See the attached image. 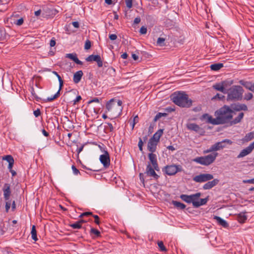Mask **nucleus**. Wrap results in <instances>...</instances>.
<instances>
[{
    "label": "nucleus",
    "mask_w": 254,
    "mask_h": 254,
    "mask_svg": "<svg viewBox=\"0 0 254 254\" xmlns=\"http://www.w3.org/2000/svg\"><path fill=\"white\" fill-rule=\"evenodd\" d=\"M165 38H162V37H159L158 38V39L157 40V42H156L157 45L158 46H159L161 47L164 46L165 45Z\"/></svg>",
    "instance_id": "obj_34"
},
{
    "label": "nucleus",
    "mask_w": 254,
    "mask_h": 254,
    "mask_svg": "<svg viewBox=\"0 0 254 254\" xmlns=\"http://www.w3.org/2000/svg\"><path fill=\"white\" fill-rule=\"evenodd\" d=\"M223 67V64L222 63L214 64L210 65V68L212 70L217 71Z\"/></svg>",
    "instance_id": "obj_29"
},
{
    "label": "nucleus",
    "mask_w": 254,
    "mask_h": 254,
    "mask_svg": "<svg viewBox=\"0 0 254 254\" xmlns=\"http://www.w3.org/2000/svg\"><path fill=\"white\" fill-rule=\"evenodd\" d=\"M164 169L166 174L169 176H173L178 172H181L182 171V167L179 165H171L165 166Z\"/></svg>",
    "instance_id": "obj_8"
},
{
    "label": "nucleus",
    "mask_w": 254,
    "mask_h": 254,
    "mask_svg": "<svg viewBox=\"0 0 254 254\" xmlns=\"http://www.w3.org/2000/svg\"><path fill=\"white\" fill-rule=\"evenodd\" d=\"M65 57L72 60L76 64L80 65L83 64V63L78 59L77 55L75 53L67 54H66Z\"/></svg>",
    "instance_id": "obj_22"
},
{
    "label": "nucleus",
    "mask_w": 254,
    "mask_h": 254,
    "mask_svg": "<svg viewBox=\"0 0 254 254\" xmlns=\"http://www.w3.org/2000/svg\"><path fill=\"white\" fill-rule=\"evenodd\" d=\"M244 114L243 113H240L239 115L235 118L233 121H231V125L237 124L241 122L242 119L243 118Z\"/></svg>",
    "instance_id": "obj_27"
},
{
    "label": "nucleus",
    "mask_w": 254,
    "mask_h": 254,
    "mask_svg": "<svg viewBox=\"0 0 254 254\" xmlns=\"http://www.w3.org/2000/svg\"><path fill=\"white\" fill-rule=\"evenodd\" d=\"M100 100H101V99H99L98 98L95 97V98H94L93 99L88 101L87 103H88V104H91L92 103H94V102L99 103Z\"/></svg>",
    "instance_id": "obj_50"
},
{
    "label": "nucleus",
    "mask_w": 254,
    "mask_h": 254,
    "mask_svg": "<svg viewBox=\"0 0 254 254\" xmlns=\"http://www.w3.org/2000/svg\"><path fill=\"white\" fill-rule=\"evenodd\" d=\"M240 83L243 85L247 89L254 93V83H252L249 81H245L244 80H240Z\"/></svg>",
    "instance_id": "obj_21"
},
{
    "label": "nucleus",
    "mask_w": 254,
    "mask_h": 254,
    "mask_svg": "<svg viewBox=\"0 0 254 254\" xmlns=\"http://www.w3.org/2000/svg\"><path fill=\"white\" fill-rule=\"evenodd\" d=\"M213 179V176L210 174H200L193 178V181L196 183H203Z\"/></svg>",
    "instance_id": "obj_9"
},
{
    "label": "nucleus",
    "mask_w": 254,
    "mask_h": 254,
    "mask_svg": "<svg viewBox=\"0 0 254 254\" xmlns=\"http://www.w3.org/2000/svg\"><path fill=\"white\" fill-rule=\"evenodd\" d=\"M91 233L94 234L96 236H99L100 235V232L94 228H91L90 230Z\"/></svg>",
    "instance_id": "obj_46"
},
{
    "label": "nucleus",
    "mask_w": 254,
    "mask_h": 254,
    "mask_svg": "<svg viewBox=\"0 0 254 254\" xmlns=\"http://www.w3.org/2000/svg\"><path fill=\"white\" fill-rule=\"evenodd\" d=\"M91 48V42L89 40H87L86 41L85 45H84V49L85 50H88Z\"/></svg>",
    "instance_id": "obj_48"
},
{
    "label": "nucleus",
    "mask_w": 254,
    "mask_h": 254,
    "mask_svg": "<svg viewBox=\"0 0 254 254\" xmlns=\"http://www.w3.org/2000/svg\"><path fill=\"white\" fill-rule=\"evenodd\" d=\"M222 143L221 141L218 142L212 145V147L215 151L222 149Z\"/></svg>",
    "instance_id": "obj_35"
},
{
    "label": "nucleus",
    "mask_w": 254,
    "mask_h": 254,
    "mask_svg": "<svg viewBox=\"0 0 254 254\" xmlns=\"http://www.w3.org/2000/svg\"><path fill=\"white\" fill-rule=\"evenodd\" d=\"M233 83V80L223 81L221 82L216 83L212 86V88L217 91L221 92L224 94L227 93L226 88L230 86Z\"/></svg>",
    "instance_id": "obj_7"
},
{
    "label": "nucleus",
    "mask_w": 254,
    "mask_h": 254,
    "mask_svg": "<svg viewBox=\"0 0 254 254\" xmlns=\"http://www.w3.org/2000/svg\"><path fill=\"white\" fill-rule=\"evenodd\" d=\"M5 211L6 212H8L9 209L11 206V201L8 200H5Z\"/></svg>",
    "instance_id": "obj_45"
},
{
    "label": "nucleus",
    "mask_w": 254,
    "mask_h": 254,
    "mask_svg": "<svg viewBox=\"0 0 254 254\" xmlns=\"http://www.w3.org/2000/svg\"><path fill=\"white\" fill-rule=\"evenodd\" d=\"M140 18L139 17H136L134 19V23L135 24H137L138 23H139L140 22Z\"/></svg>",
    "instance_id": "obj_63"
},
{
    "label": "nucleus",
    "mask_w": 254,
    "mask_h": 254,
    "mask_svg": "<svg viewBox=\"0 0 254 254\" xmlns=\"http://www.w3.org/2000/svg\"><path fill=\"white\" fill-rule=\"evenodd\" d=\"M99 159L105 168L109 167L110 165V159L109 154L107 150H104V153L100 155Z\"/></svg>",
    "instance_id": "obj_11"
},
{
    "label": "nucleus",
    "mask_w": 254,
    "mask_h": 254,
    "mask_svg": "<svg viewBox=\"0 0 254 254\" xmlns=\"http://www.w3.org/2000/svg\"><path fill=\"white\" fill-rule=\"evenodd\" d=\"M33 114H34V116H35V117H38L41 114L40 110L39 109H38L34 111Z\"/></svg>",
    "instance_id": "obj_57"
},
{
    "label": "nucleus",
    "mask_w": 254,
    "mask_h": 254,
    "mask_svg": "<svg viewBox=\"0 0 254 254\" xmlns=\"http://www.w3.org/2000/svg\"><path fill=\"white\" fill-rule=\"evenodd\" d=\"M253 138H254V130L246 134L245 136V140L246 141H249Z\"/></svg>",
    "instance_id": "obj_32"
},
{
    "label": "nucleus",
    "mask_w": 254,
    "mask_h": 254,
    "mask_svg": "<svg viewBox=\"0 0 254 254\" xmlns=\"http://www.w3.org/2000/svg\"><path fill=\"white\" fill-rule=\"evenodd\" d=\"M243 182L245 184L249 183L254 184V178L249 180H245L243 181Z\"/></svg>",
    "instance_id": "obj_54"
},
{
    "label": "nucleus",
    "mask_w": 254,
    "mask_h": 254,
    "mask_svg": "<svg viewBox=\"0 0 254 254\" xmlns=\"http://www.w3.org/2000/svg\"><path fill=\"white\" fill-rule=\"evenodd\" d=\"M219 182V180L217 179H213L211 181H207L202 187V188L205 190H210L216 186Z\"/></svg>",
    "instance_id": "obj_15"
},
{
    "label": "nucleus",
    "mask_w": 254,
    "mask_h": 254,
    "mask_svg": "<svg viewBox=\"0 0 254 254\" xmlns=\"http://www.w3.org/2000/svg\"><path fill=\"white\" fill-rule=\"evenodd\" d=\"M81 99V97L79 95L77 96L76 98L73 100V105H75L78 102H79Z\"/></svg>",
    "instance_id": "obj_55"
},
{
    "label": "nucleus",
    "mask_w": 254,
    "mask_h": 254,
    "mask_svg": "<svg viewBox=\"0 0 254 254\" xmlns=\"http://www.w3.org/2000/svg\"><path fill=\"white\" fill-rule=\"evenodd\" d=\"M93 217L95 218V223L96 224H98L99 225V223H100V222H99V217L98 215H93Z\"/></svg>",
    "instance_id": "obj_56"
},
{
    "label": "nucleus",
    "mask_w": 254,
    "mask_h": 254,
    "mask_svg": "<svg viewBox=\"0 0 254 254\" xmlns=\"http://www.w3.org/2000/svg\"><path fill=\"white\" fill-rule=\"evenodd\" d=\"M3 159L6 160L8 164L11 162H14V159L11 155H6L3 157Z\"/></svg>",
    "instance_id": "obj_40"
},
{
    "label": "nucleus",
    "mask_w": 254,
    "mask_h": 254,
    "mask_svg": "<svg viewBox=\"0 0 254 254\" xmlns=\"http://www.w3.org/2000/svg\"><path fill=\"white\" fill-rule=\"evenodd\" d=\"M201 119L202 120H205L207 123H210L212 125H217V120L216 118H213L212 116H210L209 115L207 114H203Z\"/></svg>",
    "instance_id": "obj_17"
},
{
    "label": "nucleus",
    "mask_w": 254,
    "mask_h": 254,
    "mask_svg": "<svg viewBox=\"0 0 254 254\" xmlns=\"http://www.w3.org/2000/svg\"><path fill=\"white\" fill-rule=\"evenodd\" d=\"M87 62H96L97 63V65L99 67H102L103 66V62L100 56L97 55H91L89 56L86 58Z\"/></svg>",
    "instance_id": "obj_13"
},
{
    "label": "nucleus",
    "mask_w": 254,
    "mask_h": 254,
    "mask_svg": "<svg viewBox=\"0 0 254 254\" xmlns=\"http://www.w3.org/2000/svg\"><path fill=\"white\" fill-rule=\"evenodd\" d=\"M60 95V94L59 93V91H58L54 95H53L51 97H48L47 99V101L48 102L52 101L54 100H55V99H57V98H58L59 97Z\"/></svg>",
    "instance_id": "obj_39"
},
{
    "label": "nucleus",
    "mask_w": 254,
    "mask_h": 254,
    "mask_svg": "<svg viewBox=\"0 0 254 254\" xmlns=\"http://www.w3.org/2000/svg\"><path fill=\"white\" fill-rule=\"evenodd\" d=\"M10 187V186L9 184H5L2 188L3 197L5 200H8L9 199L11 194Z\"/></svg>",
    "instance_id": "obj_16"
},
{
    "label": "nucleus",
    "mask_w": 254,
    "mask_h": 254,
    "mask_svg": "<svg viewBox=\"0 0 254 254\" xmlns=\"http://www.w3.org/2000/svg\"><path fill=\"white\" fill-rule=\"evenodd\" d=\"M214 219L216 220L217 222V223L223 226L224 228H226L228 227V223L224 219L221 218V217L217 216H214Z\"/></svg>",
    "instance_id": "obj_25"
},
{
    "label": "nucleus",
    "mask_w": 254,
    "mask_h": 254,
    "mask_svg": "<svg viewBox=\"0 0 254 254\" xmlns=\"http://www.w3.org/2000/svg\"><path fill=\"white\" fill-rule=\"evenodd\" d=\"M201 194L200 192L191 194V203L193 206L195 208H198L200 206L205 204L208 201V197L199 198Z\"/></svg>",
    "instance_id": "obj_6"
},
{
    "label": "nucleus",
    "mask_w": 254,
    "mask_h": 254,
    "mask_svg": "<svg viewBox=\"0 0 254 254\" xmlns=\"http://www.w3.org/2000/svg\"><path fill=\"white\" fill-rule=\"evenodd\" d=\"M163 133V129H159L156 133L154 134L153 136L150 139L156 141V142L158 143L161 136L162 135Z\"/></svg>",
    "instance_id": "obj_24"
},
{
    "label": "nucleus",
    "mask_w": 254,
    "mask_h": 254,
    "mask_svg": "<svg viewBox=\"0 0 254 254\" xmlns=\"http://www.w3.org/2000/svg\"><path fill=\"white\" fill-rule=\"evenodd\" d=\"M155 170H156L153 168V166H151L150 163H148L145 174L147 176L152 177L153 179L157 180L159 176L156 173Z\"/></svg>",
    "instance_id": "obj_10"
},
{
    "label": "nucleus",
    "mask_w": 254,
    "mask_h": 254,
    "mask_svg": "<svg viewBox=\"0 0 254 254\" xmlns=\"http://www.w3.org/2000/svg\"><path fill=\"white\" fill-rule=\"evenodd\" d=\"M253 97V95L251 93H248L245 94L244 99L247 101L251 100Z\"/></svg>",
    "instance_id": "obj_43"
},
{
    "label": "nucleus",
    "mask_w": 254,
    "mask_h": 254,
    "mask_svg": "<svg viewBox=\"0 0 254 254\" xmlns=\"http://www.w3.org/2000/svg\"><path fill=\"white\" fill-rule=\"evenodd\" d=\"M173 102L183 108H189L192 105V100L189 98L185 92H175L171 96Z\"/></svg>",
    "instance_id": "obj_2"
},
{
    "label": "nucleus",
    "mask_w": 254,
    "mask_h": 254,
    "mask_svg": "<svg viewBox=\"0 0 254 254\" xmlns=\"http://www.w3.org/2000/svg\"><path fill=\"white\" fill-rule=\"evenodd\" d=\"M213 151H215L213 149V148L212 146H211L209 149H207L206 150H204V153H208L211 152H213Z\"/></svg>",
    "instance_id": "obj_60"
},
{
    "label": "nucleus",
    "mask_w": 254,
    "mask_h": 254,
    "mask_svg": "<svg viewBox=\"0 0 254 254\" xmlns=\"http://www.w3.org/2000/svg\"><path fill=\"white\" fill-rule=\"evenodd\" d=\"M23 19L21 18L17 20L14 21V23L17 26H20L23 23Z\"/></svg>",
    "instance_id": "obj_44"
},
{
    "label": "nucleus",
    "mask_w": 254,
    "mask_h": 254,
    "mask_svg": "<svg viewBox=\"0 0 254 254\" xmlns=\"http://www.w3.org/2000/svg\"><path fill=\"white\" fill-rule=\"evenodd\" d=\"M231 109L234 111H247L248 107L246 105L244 104H237L232 105Z\"/></svg>",
    "instance_id": "obj_20"
},
{
    "label": "nucleus",
    "mask_w": 254,
    "mask_h": 254,
    "mask_svg": "<svg viewBox=\"0 0 254 254\" xmlns=\"http://www.w3.org/2000/svg\"><path fill=\"white\" fill-rule=\"evenodd\" d=\"M247 217L244 213H241L238 216V220L240 223H244L247 220Z\"/></svg>",
    "instance_id": "obj_30"
},
{
    "label": "nucleus",
    "mask_w": 254,
    "mask_h": 254,
    "mask_svg": "<svg viewBox=\"0 0 254 254\" xmlns=\"http://www.w3.org/2000/svg\"><path fill=\"white\" fill-rule=\"evenodd\" d=\"M59 89L58 91H59V93L60 94V91H61V90L63 86V85H64V81L62 80L61 77H60V80H59Z\"/></svg>",
    "instance_id": "obj_51"
},
{
    "label": "nucleus",
    "mask_w": 254,
    "mask_h": 254,
    "mask_svg": "<svg viewBox=\"0 0 254 254\" xmlns=\"http://www.w3.org/2000/svg\"><path fill=\"white\" fill-rule=\"evenodd\" d=\"M172 203L176 208L181 210L184 209L186 207L185 204L175 200H173Z\"/></svg>",
    "instance_id": "obj_26"
},
{
    "label": "nucleus",
    "mask_w": 254,
    "mask_h": 254,
    "mask_svg": "<svg viewBox=\"0 0 254 254\" xmlns=\"http://www.w3.org/2000/svg\"><path fill=\"white\" fill-rule=\"evenodd\" d=\"M147 28L144 26H142L139 30V32L141 34H145L147 33Z\"/></svg>",
    "instance_id": "obj_47"
},
{
    "label": "nucleus",
    "mask_w": 254,
    "mask_h": 254,
    "mask_svg": "<svg viewBox=\"0 0 254 254\" xmlns=\"http://www.w3.org/2000/svg\"><path fill=\"white\" fill-rule=\"evenodd\" d=\"M224 98V96L221 95L219 93H217L216 95L213 97L211 99L212 100H222Z\"/></svg>",
    "instance_id": "obj_42"
},
{
    "label": "nucleus",
    "mask_w": 254,
    "mask_h": 254,
    "mask_svg": "<svg viewBox=\"0 0 254 254\" xmlns=\"http://www.w3.org/2000/svg\"><path fill=\"white\" fill-rule=\"evenodd\" d=\"M5 38V31L3 28H0V41Z\"/></svg>",
    "instance_id": "obj_41"
},
{
    "label": "nucleus",
    "mask_w": 254,
    "mask_h": 254,
    "mask_svg": "<svg viewBox=\"0 0 254 254\" xmlns=\"http://www.w3.org/2000/svg\"><path fill=\"white\" fill-rule=\"evenodd\" d=\"M222 143L221 146H222V149L225 148L226 147V143L231 144L232 143V141L228 139H225L221 141Z\"/></svg>",
    "instance_id": "obj_37"
},
{
    "label": "nucleus",
    "mask_w": 254,
    "mask_h": 254,
    "mask_svg": "<svg viewBox=\"0 0 254 254\" xmlns=\"http://www.w3.org/2000/svg\"><path fill=\"white\" fill-rule=\"evenodd\" d=\"M126 4L128 8H130L132 6V0H126Z\"/></svg>",
    "instance_id": "obj_53"
},
{
    "label": "nucleus",
    "mask_w": 254,
    "mask_h": 254,
    "mask_svg": "<svg viewBox=\"0 0 254 254\" xmlns=\"http://www.w3.org/2000/svg\"><path fill=\"white\" fill-rule=\"evenodd\" d=\"M70 226L73 229H80L82 227V225H80V222L78 221L75 223L70 224Z\"/></svg>",
    "instance_id": "obj_38"
},
{
    "label": "nucleus",
    "mask_w": 254,
    "mask_h": 254,
    "mask_svg": "<svg viewBox=\"0 0 254 254\" xmlns=\"http://www.w3.org/2000/svg\"><path fill=\"white\" fill-rule=\"evenodd\" d=\"M188 129L194 131L196 132H203V129L194 123H188L187 124Z\"/></svg>",
    "instance_id": "obj_18"
},
{
    "label": "nucleus",
    "mask_w": 254,
    "mask_h": 254,
    "mask_svg": "<svg viewBox=\"0 0 254 254\" xmlns=\"http://www.w3.org/2000/svg\"><path fill=\"white\" fill-rule=\"evenodd\" d=\"M180 198L184 201L187 203H191V195H187V194H181L180 195Z\"/></svg>",
    "instance_id": "obj_28"
},
{
    "label": "nucleus",
    "mask_w": 254,
    "mask_h": 254,
    "mask_svg": "<svg viewBox=\"0 0 254 254\" xmlns=\"http://www.w3.org/2000/svg\"><path fill=\"white\" fill-rule=\"evenodd\" d=\"M109 38L111 40H115L117 38V36L115 34H110L109 35Z\"/></svg>",
    "instance_id": "obj_58"
},
{
    "label": "nucleus",
    "mask_w": 254,
    "mask_h": 254,
    "mask_svg": "<svg viewBox=\"0 0 254 254\" xmlns=\"http://www.w3.org/2000/svg\"><path fill=\"white\" fill-rule=\"evenodd\" d=\"M158 142L153 139H149L147 144V149L150 152L153 153L156 150Z\"/></svg>",
    "instance_id": "obj_19"
},
{
    "label": "nucleus",
    "mask_w": 254,
    "mask_h": 254,
    "mask_svg": "<svg viewBox=\"0 0 254 254\" xmlns=\"http://www.w3.org/2000/svg\"><path fill=\"white\" fill-rule=\"evenodd\" d=\"M72 24L76 28H78L79 27V23L77 21L72 22Z\"/></svg>",
    "instance_id": "obj_62"
},
{
    "label": "nucleus",
    "mask_w": 254,
    "mask_h": 254,
    "mask_svg": "<svg viewBox=\"0 0 254 254\" xmlns=\"http://www.w3.org/2000/svg\"><path fill=\"white\" fill-rule=\"evenodd\" d=\"M143 144V142L142 141V139L141 138H139L138 143V146L139 150L141 151H143V148H142Z\"/></svg>",
    "instance_id": "obj_49"
},
{
    "label": "nucleus",
    "mask_w": 254,
    "mask_h": 254,
    "mask_svg": "<svg viewBox=\"0 0 254 254\" xmlns=\"http://www.w3.org/2000/svg\"><path fill=\"white\" fill-rule=\"evenodd\" d=\"M254 149V141L251 143L248 147L246 148L243 149L239 154L238 155L237 158H240L244 157L250 153H251L253 149Z\"/></svg>",
    "instance_id": "obj_12"
},
{
    "label": "nucleus",
    "mask_w": 254,
    "mask_h": 254,
    "mask_svg": "<svg viewBox=\"0 0 254 254\" xmlns=\"http://www.w3.org/2000/svg\"><path fill=\"white\" fill-rule=\"evenodd\" d=\"M244 90L240 85H233L227 90L228 101H239L243 97Z\"/></svg>",
    "instance_id": "obj_4"
},
{
    "label": "nucleus",
    "mask_w": 254,
    "mask_h": 254,
    "mask_svg": "<svg viewBox=\"0 0 254 254\" xmlns=\"http://www.w3.org/2000/svg\"><path fill=\"white\" fill-rule=\"evenodd\" d=\"M31 237L33 240L36 241L38 239L37 237V232L36 230V227L35 225H33L31 231Z\"/></svg>",
    "instance_id": "obj_31"
},
{
    "label": "nucleus",
    "mask_w": 254,
    "mask_h": 254,
    "mask_svg": "<svg viewBox=\"0 0 254 254\" xmlns=\"http://www.w3.org/2000/svg\"><path fill=\"white\" fill-rule=\"evenodd\" d=\"M158 246L162 252H166L167 249L164 246L163 242L162 241H158L157 243Z\"/></svg>",
    "instance_id": "obj_36"
},
{
    "label": "nucleus",
    "mask_w": 254,
    "mask_h": 254,
    "mask_svg": "<svg viewBox=\"0 0 254 254\" xmlns=\"http://www.w3.org/2000/svg\"><path fill=\"white\" fill-rule=\"evenodd\" d=\"M42 132L43 134L46 137H48L49 136V133L47 131H46L44 129H43L42 130Z\"/></svg>",
    "instance_id": "obj_64"
},
{
    "label": "nucleus",
    "mask_w": 254,
    "mask_h": 254,
    "mask_svg": "<svg viewBox=\"0 0 254 254\" xmlns=\"http://www.w3.org/2000/svg\"><path fill=\"white\" fill-rule=\"evenodd\" d=\"M217 155V153H213L206 156L196 157L193 161L201 165L208 166L215 161Z\"/></svg>",
    "instance_id": "obj_5"
},
{
    "label": "nucleus",
    "mask_w": 254,
    "mask_h": 254,
    "mask_svg": "<svg viewBox=\"0 0 254 254\" xmlns=\"http://www.w3.org/2000/svg\"><path fill=\"white\" fill-rule=\"evenodd\" d=\"M56 45V41L54 38H52L50 41V45L51 47H54Z\"/></svg>",
    "instance_id": "obj_61"
},
{
    "label": "nucleus",
    "mask_w": 254,
    "mask_h": 254,
    "mask_svg": "<svg viewBox=\"0 0 254 254\" xmlns=\"http://www.w3.org/2000/svg\"><path fill=\"white\" fill-rule=\"evenodd\" d=\"M71 169L72 170L73 173L75 175H77L78 174L80 173L79 171L74 165L72 166Z\"/></svg>",
    "instance_id": "obj_52"
},
{
    "label": "nucleus",
    "mask_w": 254,
    "mask_h": 254,
    "mask_svg": "<svg viewBox=\"0 0 254 254\" xmlns=\"http://www.w3.org/2000/svg\"><path fill=\"white\" fill-rule=\"evenodd\" d=\"M83 72L82 70H78L76 71L73 75V80L75 83H78L83 76Z\"/></svg>",
    "instance_id": "obj_23"
},
{
    "label": "nucleus",
    "mask_w": 254,
    "mask_h": 254,
    "mask_svg": "<svg viewBox=\"0 0 254 254\" xmlns=\"http://www.w3.org/2000/svg\"><path fill=\"white\" fill-rule=\"evenodd\" d=\"M217 124L221 125L231 122L233 116V111L230 107L224 106L215 112Z\"/></svg>",
    "instance_id": "obj_1"
},
{
    "label": "nucleus",
    "mask_w": 254,
    "mask_h": 254,
    "mask_svg": "<svg viewBox=\"0 0 254 254\" xmlns=\"http://www.w3.org/2000/svg\"><path fill=\"white\" fill-rule=\"evenodd\" d=\"M84 146V145L83 144L80 147L77 148L76 152L78 154H79L83 150Z\"/></svg>",
    "instance_id": "obj_59"
},
{
    "label": "nucleus",
    "mask_w": 254,
    "mask_h": 254,
    "mask_svg": "<svg viewBox=\"0 0 254 254\" xmlns=\"http://www.w3.org/2000/svg\"><path fill=\"white\" fill-rule=\"evenodd\" d=\"M167 116V114L166 113H158L156 114L155 117L154 118L153 121L154 122H156L158 120L160 119L162 117H165Z\"/></svg>",
    "instance_id": "obj_33"
},
{
    "label": "nucleus",
    "mask_w": 254,
    "mask_h": 254,
    "mask_svg": "<svg viewBox=\"0 0 254 254\" xmlns=\"http://www.w3.org/2000/svg\"><path fill=\"white\" fill-rule=\"evenodd\" d=\"M148 158L150 160V164H152L153 168L157 171L159 170V166L157 163L156 155L155 154L151 152L148 154Z\"/></svg>",
    "instance_id": "obj_14"
},
{
    "label": "nucleus",
    "mask_w": 254,
    "mask_h": 254,
    "mask_svg": "<svg viewBox=\"0 0 254 254\" xmlns=\"http://www.w3.org/2000/svg\"><path fill=\"white\" fill-rule=\"evenodd\" d=\"M122 104L121 100L111 99L107 103L106 107L108 112H111L114 116L118 117L121 115L122 112Z\"/></svg>",
    "instance_id": "obj_3"
}]
</instances>
